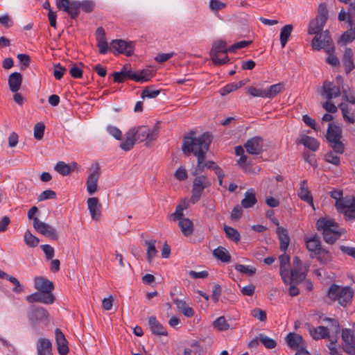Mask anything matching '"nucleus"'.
<instances>
[{"label": "nucleus", "mask_w": 355, "mask_h": 355, "mask_svg": "<svg viewBox=\"0 0 355 355\" xmlns=\"http://www.w3.org/2000/svg\"><path fill=\"white\" fill-rule=\"evenodd\" d=\"M87 202L92 218L95 220H99L101 205L99 203L98 198H89Z\"/></svg>", "instance_id": "nucleus-27"}, {"label": "nucleus", "mask_w": 355, "mask_h": 355, "mask_svg": "<svg viewBox=\"0 0 355 355\" xmlns=\"http://www.w3.org/2000/svg\"><path fill=\"white\" fill-rule=\"evenodd\" d=\"M55 298L53 295H46L40 291L35 292L26 297V300L29 303L41 302L45 304H51L54 302Z\"/></svg>", "instance_id": "nucleus-22"}, {"label": "nucleus", "mask_w": 355, "mask_h": 355, "mask_svg": "<svg viewBox=\"0 0 355 355\" xmlns=\"http://www.w3.org/2000/svg\"><path fill=\"white\" fill-rule=\"evenodd\" d=\"M259 341L264 345L267 349H274L277 346V342L275 340L269 338L264 334H259L258 335Z\"/></svg>", "instance_id": "nucleus-52"}, {"label": "nucleus", "mask_w": 355, "mask_h": 355, "mask_svg": "<svg viewBox=\"0 0 355 355\" xmlns=\"http://www.w3.org/2000/svg\"><path fill=\"white\" fill-rule=\"evenodd\" d=\"M312 47L313 49L319 51L324 49L328 54L326 62L333 67H338L340 65L339 59L335 55V46L333 40L328 31H325L323 34L320 36H315L312 40Z\"/></svg>", "instance_id": "nucleus-3"}, {"label": "nucleus", "mask_w": 355, "mask_h": 355, "mask_svg": "<svg viewBox=\"0 0 355 355\" xmlns=\"http://www.w3.org/2000/svg\"><path fill=\"white\" fill-rule=\"evenodd\" d=\"M133 73H125L124 71H119V72H114L112 74L114 82L117 83H121L125 81L127 78L132 80V75Z\"/></svg>", "instance_id": "nucleus-58"}, {"label": "nucleus", "mask_w": 355, "mask_h": 355, "mask_svg": "<svg viewBox=\"0 0 355 355\" xmlns=\"http://www.w3.org/2000/svg\"><path fill=\"white\" fill-rule=\"evenodd\" d=\"M110 51L115 55L124 54L130 56L134 53V46L132 42L123 40H114L110 42Z\"/></svg>", "instance_id": "nucleus-14"}, {"label": "nucleus", "mask_w": 355, "mask_h": 355, "mask_svg": "<svg viewBox=\"0 0 355 355\" xmlns=\"http://www.w3.org/2000/svg\"><path fill=\"white\" fill-rule=\"evenodd\" d=\"M320 95L327 99L322 105L325 111H337L336 103L332 100L341 95L339 85H336L334 82L324 80L321 87Z\"/></svg>", "instance_id": "nucleus-4"}, {"label": "nucleus", "mask_w": 355, "mask_h": 355, "mask_svg": "<svg viewBox=\"0 0 355 355\" xmlns=\"http://www.w3.org/2000/svg\"><path fill=\"white\" fill-rule=\"evenodd\" d=\"M57 8L62 11L67 12L71 18L72 17L73 10L72 8V1L70 0H55Z\"/></svg>", "instance_id": "nucleus-45"}, {"label": "nucleus", "mask_w": 355, "mask_h": 355, "mask_svg": "<svg viewBox=\"0 0 355 355\" xmlns=\"http://www.w3.org/2000/svg\"><path fill=\"white\" fill-rule=\"evenodd\" d=\"M224 230L227 239L232 240L234 242H239L240 241L241 236L237 230L225 225Z\"/></svg>", "instance_id": "nucleus-51"}, {"label": "nucleus", "mask_w": 355, "mask_h": 355, "mask_svg": "<svg viewBox=\"0 0 355 355\" xmlns=\"http://www.w3.org/2000/svg\"><path fill=\"white\" fill-rule=\"evenodd\" d=\"M22 76L19 72H13L8 77V85L11 92H17L19 90L22 83Z\"/></svg>", "instance_id": "nucleus-36"}, {"label": "nucleus", "mask_w": 355, "mask_h": 355, "mask_svg": "<svg viewBox=\"0 0 355 355\" xmlns=\"http://www.w3.org/2000/svg\"><path fill=\"white\" fill-rule=\"evenodd\" d=\"M28 318L32 327L37 329L40 324L48 323L49 313L42 307L31 305L28 311Z\"/></svg>", "instance_id": "nucleus-12"}, {"label": "nucleus", "mask_w": 355, "mask_h": 355, "mask_svg": "<svg viewBox=\"0 0 355 355\" xmlns=\"http://www.w3.org/2000/svg\"><path fill=\"white\" fill-rule=\"evenodd\" d=\"M336 153L334 150L329 151L324 155V160L330 164H332L335 166H339L340 164V157L335 155Z\"/></svg>", "instance_id": "nucleus-62"}, {"label": "nucleus", "mask_w": 355, "mask_h": 355, "mask_svg": "<svg viewBox=\"0 0 355 355\" xmlns=\"http://www.w3.org/2000/svg\"><path fill=\"white\" fill-rule=\"evenodd\" d=\"M72 164L73 168L71 166L67 164L64 162L60 161L55 164L54 169L60 174L64 176H67L71 174L74 171L75 167L77 166L76 162H73Z\"/></svg>", "instance_id": "nucleus-41"}, {"label": "nucleus", "mask_w": 355, "mask_h": 355, "mask_svg": "<svg viewBox=\"0 0 355 355\" xmlns=\"http://www.w3.org/2000/svg\"><path fill=\"white\" fill-rule=\"evenodd\" d=\"M342 348L348 355H355V335L351 329L345 328L341 331Z\"/></svg>", "instance_id": "nucleus-13"}, {"label": "nucleus", "mask_w": 355, "mask_h": 355, "mask_svg": "<svg viewBox=\"0 0 355 355\" xmlns=\"http://www.w3.org/2000/svg\"><path fill=\"white\" fill-rule=\"evenodd\" d=\"M284 90V84L279 83L266 87H249L248 92L254 97L273 98Z\"/></svg>", "instance_id": "nucleus-10"}, {"label": "nucleus", "mask_w": 355, "mask_h": 355, "mask_svg": "<svg viewBox=\"0 0 355 355\" xmlns=\"http://www.w3.org/2000/svg\"><path fill=\"white\" fill-rule=\"evenodd\" d=\"M205 159V157H202L201 159H200V157L197 158V165L194 171L192 173L193 176H198L199 174L202 173L205 171L206 168L205 166H204Z\"/></svg>", "instance_id": "nucleus-64"}, {"label": "nucleus", "mask_w": 355, "mask_h": 355, "mask_svg": "<svg viewBox=\"0 0 355 355\" xmlns=\"http://www.w3.org/2000/svg\"><path fill=\"white\" fill-rule=\"evenodd\" d=\"M148 325L153 334L159 336L168 335L166 329L157 320L155 316H150L148 318Z\"/></svg>", "instance_id": "nucleus-30"}, {"label": "nucleus", "mask_w": 355, "mask_h": 355, "mask_svg": "<svg viewBox=\"0 0 355 355\" xmlns=\"http://www.w3.org/2000/svg\"><path fill=\"white\" fill-rule=\"evenodd\" d=\"M24 242L28 246L35 248L39 244L40 239L28 230L24 234Z\"/></svg>", "instance_id": "nucleus-53"}, {"label": "nucleus", "mask_w": 355, "mask_h": 355, "mask_svg": "<svg viewBox=\"0 0 355 355\" xmlns=\"http://www.w3.org/2000/svg\"><path fill=\"white\" fill-rule=\"evenodd\" d=\"M327 142L337 154H343L345 152V145L340 141L342 138V128L339 125L329 123L326 135Z\"/></svg>", "instance_id": "nucleus-7"}, {"label": "nucleus", "mask_w": 355, "mask_h": 355, "mask_svg": "<svg viewBox=\"0 0 355 355\" xmlns=\"http://www.w3.org/2000/svg\"><path fill=\"white\" fill-rule=\"evenodd\" d=\"M299 143L312 151H316L320 146V143L316 139L308 135H303Z\"/></svg>", "instance_id": "nucleus-40"}, {"label": "nucleus", "mask_w": 355, "mask_h": 355, "mask_svg": "<svg viewBox=\"0 0 355 355\" xmlns=\"http://www.w3.org/2000/svg\"><path fill=\"white\" fill-rule=\"evenodd\" d=\"M125 136V139L121 143L120 148L125 151H129L133 148L137 141L133 137L132 132H130V130L128 131Z\"/></svg>", "instance_id": "nucleus-46"}, {"label": "nucleus", "mask_w": 355, "mask_h": 355, "mask_svg": "<svg viewBox=\"0 0 355 355\" xmlns=\"http://www.w3.org/2000/svg\"><path fill=\"white\" fill-rule=\"evenodd\" d=\"M96 35L97 46L99 49V53L104 55L107 52L109 49L108 44L106 40L105 30L102 27L98 28L96 31Z\"/></svg>", "instance_id": "nucleus-29"}, {"label": "nucleus", "mask_w": 355, "mask_h": 355, "mask_svg": "<svg viewBox=\"0 0 355 355\" xmlns=\"http://www.w3.org/2000/svg\"><path fill=\"white\" fill-rule=\"evenodd\" d=\"M228 49L225 41L218 40L214 42L210 51V57L215 65H223L230 60L227 55V52H230Z\"/></svg>", "instance_id": "nucleus-9"}, {"label": "nucleus", "mask_w": 355, "mask_h": 355, "mask_svg": "<svg viewBox=\"0 0 355 355\" xmlns=\"http://www.w3.org/2000/svg\"><path fill=\"white\" fill-rule=\"evenodd\" d=\"M306 249L315 254L322 247L320 238L316 234L304 239Z\"/></svg>", "instance_id": "nucleus-31"}, {"label": "nucleus", "mask_w": 355, "mask_h": 355, "mask_svg": "<svg viewBox=\"0 0 355 355\" xmlns=\"http://www.w3.org/2000/svg\"><path fill=\"white\" fill-rule=\"evenodd\" d=\"M257 202L255 191L253 189H248L245 193V197L241 200V206L245 209H248L254 207Z\"/></svg>", "instance_id": "nucleus-37"}, {"label": "nucleus", "mask_w": 355, "mask_h": 355, "mask_svg": "<svg viewBox=\"0 0 355 355\" xmlns=\"http://www.w3.org/2000/svg\"><path fill=\"white\" fill-rule=\"evenodd\" d=\"M280 266H279V270H280V275L281 277L285 275L286 273L288 271V266L290 264V257L289 255L286 254V253L282 254L279 257Z\"/></svg>", "instance_id": "nucleus-50"}, {"label": "nucleus", "mask_w": 355, "mask_h": 355, "mask_svg": "<svg viewBox=\"0 0 355 355\" xmlns=\"http://www.w3.org/2000/svg\"><path fill=\"white\" fill-rule=\"evenodd\" d=\"M262 139L256 136L248 139L245 144L247 152L251 155H259L262 151Z\"/></svg>", "instance_id": "nucleus-24"}, {"label": "nucleus", "mask_w": 355, "mask_h": 355, "mask_svg": "<svg viewBox=\"0 0 355 355\" xmlns=\"http://www.w3.org/2000/svg\"><path fill=\"white\" fill-rule=\"evenodd\" d=\"M236 270L246 274L248 276H252L256 272V268L253 266H245L243 264H236L234 266Z\"/></svg>", "instance_id": "nucleus-55"}, {"label": "nucleus", "mask_w": 355, "mask_h": 355, "mask_svg": "<svg viewBox=\"0 0 355 355\" xmlns=\"http://www.w3.org/2000/svg\"><path fill=\"white\" fill-rule=\"evenodd\" d=\"M328 17L327 5L324 3H320L318 6L317 16L309 22L308 33L309 35L315 34V36H320L321 34H323L324 32H320L327 22Z\"/></svg>", "instance_id": "nucleus-8"}, {"label": "nucleus", "mask_w": 355, "mask_h": 355, "mask_svg": "<svg viewBox=\"0 0 355 355\" xmlns=\"http://www.w3.org/2000/svg\"><path fill=\"white\" fill-rule=\"evenodd\" d=\"M293 26L291 24H287L282 27L280 32V42L281 46L284 48L291 35L293 31Z\"/></svg>", "instance_id": "nucleus-47"}, {"label": "nucleus", "mask_w": 355, "mask_h": 355, "mask_svg": "<svg viewBox=\"0 0 355 355\" xmlns=\"http://www.w3.org/2000/svg\"><path fill=\"white\" fill-rule=\"evenodd\" d=\"M355 40V27L354 28H350L346 31H345L342 35L339 41L338 42V44L346 45L348 42H352Z\"/></svg>", "instance_id": "nucleus-48"}, {"label": "nucleus", "mask_w": 355, "mask_h": 355, "mask_svg": "<svg viewBox=\"0 0 355 355\" xmlns=\"http://www.w3.org/2000/svg\"><path fill=\"white\" fill-rule=\"evenodd\" d=\"M159 124V121L157 122L151 130L146 125H141L131 128L130 131L132 132L137 142L146 141L145 145L149 146L150 144L155 141L158 136Z\"/></svg>", "instance_id": "nucleus-6"}, {"label": "nucleus", "mask_w": 355, "mask_h": 355, "mask_svg": "<svg viewBox=\"0 0 355 355\" xmlns=\"http://www.w3.org/2000/svg\"><path fill=\"white\" fill-rule=\"evenodd\" d=\"M155 75V71L150 68L144 69L142 70L135 71L131 76L132 80L137 83H144L150 80Z\"/></svg>", "instance_id": "nucleus-26"}, {"label": "nucleus", "mask_w": 355, "mask_h": 355, "mask_svg": "<svg viewBox=\"0 0 355 355\" xmlns=\"http://www.w3.org/2000/svg\"><path fill=\"white\" fill-rule=\"evenodd\" d=\"M45 125L43 122H38L34 126V137L37 140H41L44 137Z\"/></svg>", "instance_id": "nucleus-59"}, {"label": "nucleus", "mask_w": 355, "mask_h": 355, "mask_svg": "<svg viewBox=\"0 0 355 355\" xmlns=\"http://www.w3.org/2000/svg\"><path fill=\"white\" fill-rule=\"evenodd\" d=\"M90 171L91 172L87 177L86 185L88 193L93 195L97 191L98 182L101 175L98 164H96L94 168H90Z\"/></svg>", "instance_id": "nucleus-17"}, {"label": "nucleus", "mask_w": 355, "mask_h": 355, "mask_svg": "<svg viewBox=\"0 0 355 355\" xmlns=\"http://www.w3.org/2000/svg\"><path fill=\"white\" fill-rule=\"evenodd\" d=\"M335 206L338 211L347 215L348 212H355V197L347 196L341 200L336 201Z\"/></svg>", "instance_id": "nucleus-19"}, {"label": "nucleus", "mask_w": 355, "mask_h": 355, "mask_svg": "<svg viewBox=\"0 0 355 355\" xmlns=\"http://www.w3.org/2000/svg\"><path fill=\"white\" fill-rule=\"evenodd\" d=\"M324 322H329V330L330 329L336 334H338L340 331V324L337 319L332 318L325 317L322 319Z\"/></svg>", "instance_id": "nucleus-56"}, {"label": "nucleus", "mask_w": 355, "mask_h": 355, "mask_svg": "<svg viewBox=\"0 0 355 355\" xmlns=\"http://www.w3.org/2000/svg\"><path fill=\"white\" fill-rule=\"evenodd\" d=\"M37 355H53L52 343L48 338H40L36 343Z\"/></svg>", "instance_id": "nucleus-25"}, {"label": "nucleus", "mask_w": 355, "mask_h": 355, "mask_svg": "<svg viewBox=\"0 0 355 355\" xmlns=\"http://www.w3.org/2000/svg\"><path fill=\"white\" fill-rule=\"evenodd\" d=\"M211 186V182L207 176L200 175L195 177L192 184L191 203L193 205L197 203L200 200L204 189L209 188Z\"/></svg>", "instance_id": "nucleus-11"}, {"label": "nucleus", "mask_w": 355, "mask_h": 355, "mask_svg": "<svg viewBox=\"0 0 355 355\" xmlns=\"http://www.w3.org/2000/svg\"><path fill=\"white\" fill-rule=\"evenodd\" d=\"M159 93H160V91L157 90V89H155L153 86H148V87H146L144 89V90L142 91L141 97L142 98H155L156 96H157Z\"/></svg>", "instance_id": "nucleus-57"}, {"label": "nucleus", "mask_w": 355, "mask_h": 355, "mask_svg": "<svg viewBox=\"0 0 355 355\" xmlns=\"http://www.w3.org/2000/svg\"><path fill=\"white\" fill-rule=\"evenodd\" d=\"M276 234L279 241V249L282 252H286L290 243V237L288 230L283 227H277Z\"/></svg>", "instance_id": "nucleus-28"}, {"label": "nucleus", "mask_w": 355, "mask_h": 355, "mask_svg": "<svg viewBox=\"0 0 355 355\" xmlns=\"http://www.w3.org/2000/svg\"><path fill=\"white\" fill-rule=\"evenodd\" d=\"M353 55L352 49L351 48H346L342 61L347 74H349L355 68Z\"/></svg>", "instance_id": "nucleus-33"}, {"label": "nucleus", "mask_w": 355, "mask_h": 355, "mask_svg": "<svg viewBox=\"0 0 355 355\" xmlns=\"http://www.w3.org/2000/svg\"><path fill=\"white\" fill-rule=\"evenodd\" d=\"M315 258L318 260V261L323 265H326L331 261L332 255L331 253L322 248L315 254Z\"/></svg>", "instance_id": "nucleus-44"}, {"label": "nucleus", "mask_w": 355, "mask_h": 355, "mask_svg": "<svg viewBox=\"0 0 355 355\" xmlns=\"http://www.w3.org/2000/svg\"><path fill=\"white\" fill-rule=\"evenodd\" d=\"M155 240L145 241V245H147V260L148 262H151L153 258L157 255V250L155 248Z\"/></svg>", "instance_id": "nucleus-49"}, {"label": "nucleus", "mask_w": 355, "mask_h": 355, "mask_svg": "<svg viewBox=\"0 0 355 355\" xmlns=\"http://www.w3.org/2000/svg\"><path fill=\"white\" fill-rule=\"evenodd\" d=\"M10 282L15 286L12 288V291L15 293H21L24 292V288L21 284L19 281L15 277L10 276L8 279Z\"/></svg>", "instance_id": "nucleus-63"}, {"label": "nucleus", "mask_w": 355, "mask_h": 355, "mask_svg": "<svg viewBox=\"0 0 355 355\" xmlns=\"http://www.w3.org/2000/svg\"><path fill=\"white\" fill-rule=\"evenodd\" d=\"M285 340L289 348L296 351H297L300 347H306V343L303 337L295 332L288 334Z\"/></svg>", "instance_id": "nucleus-21"}, {"label": "nucleus", "mask_w": 355, "mask_h": 355, "mask_svg": "<svg viewBox=\"0 0 355 355\" xmlns=\"http://www.w3.org/2000/svg\"><path fill=\"white\" fill-rule=\"evenodd\" d=\"M173 302L176 305L178 310L185 316L191 318L194 315V311L189 307L185 301L178 298L173 299Z\"/></svg>", "instance_id": "nucleus-38"}, {"label": "nucleus", "mask_w": 355, "mask_h": 355, "mask_svg": "<svg viewBox=\"0 0 355 355\" xmlns=\"http://www.w3.org/2000/svg\"><path fill=\"white\" fill-rule=\"evenodd\" d=\"M309 334L313 339L315 340L330 338L329 331L327 327L319 326L310 328Z\"/></svg>", "instance_id": "nucleus-34"}, {"label": "nucleus", "mask_w": 355, "mask_h": 355, "mask_svg": "<svg viewBox=\"0 0 355 355\" xmlns=\"http://www.w3.org/2000/svg\"><path fill=\"white\" fill-rule=\"evenodd\" d=\"M55 337L58 353L60 355H67L69 350L68 342L64 334L59 328H56L55 330Z\"/></svg>", "instance_id": "nucleus-23"}, {"label": "nucleus", "mask_w": 355, "mask_h": 355, "mask_svg": "<svg viewBox=\"0 0 355 355\" xmlns=\"http://www.w3.org/2000/svg\"><path fill=\"white\" fill-rule=\"evenodd\" d=\"M95 6V3L93 1L91 0H85L83 1H72V9L73 15L71 19H76L80 13V8H81L84 12L87 13H89L93 11Z\"/></svg>", "instance_id": "nucleus-18"}, {"label": "nucleus", "mask_w": 355, "mask_h": 355, "mask_svg": "<svg viewBox=\"0 0 355 355\" xmlns=\"http://www.w3.org/2000/svg\"><path fill=\"white\" fill-rule=\"evenodd\" d=\"M315 226L317 230L322 232L324 241L330 245L335 243L345 233V229L339 227L334 220L325 217L320 218Z\"/></svg>", "instance_id": "nucleus-2"}, {"label": "nucleus", "mask_w": 355, "mask_h": 355, "mask_svg": "<svg viewBox=\"0 0 355 355\" xmlns=\"http://www.w3.org/2000/svg\"><path fill=\"white\" fill-rule=\"evenodd\" d=\"M297 194L301 200L307 202L313 207V197L309 189L306 180H303L300 182V187L298 190Z\"/></svg>", "instance_id": "nucleus-32"}, {"label": "nucleus", "mask_w": 355, "mask_h": 355, "mask_svg": "<svg viewBox=\"0 0 355 355\" xmlns=\"http://www.w3.org/2000/svg\"><path fill=\"white\" fill-rule=\"evenodd\" d=\"M342 102L338 103L337 109L339 108L340 111H348L347 103L355 104V95L352 93H348L347 90L343 89L341 92Z\"/></svg>", "instance_id": "nucleus-35"}, {"label": "nucleus", "mask_w": 355, "mask_h": 355, "mask_svg": "<svg viewBox=\"0 0 355 355\" xmlns=\"http://www.w3.org/2000/svg\"><path fill=\"white\" fill-rule=\"evenodd\" d=\"M33 227L40 234L54 241L58 240V236L55 228L39 220L37 217L33 218Z\"/></svg>", "instance_id": "nucleus-16"}, {"label": "nucleus", "mask_w": 355, "mask_h": 355, "mask_svg": "<svg viewBox=\"0 0 355 355\" xmlns=\"http://www.w3.org/2000/svg\"><path fill=\"white\" fill-rule=\"evenodd\" d=\"M213 255L215 258L223 263H229L231 261V255L229 252L221 246L214 250Z\"/></svg>", "instance_id": "nucleus-42"}, {"label": "nucleus", "mask_w": 355, "mask_h": 355, "mask_svg": "<svg viewBox=\"0 0 355 355\" xmlns=\"http://www.w3.org/2000/svg\"><path fill=\"white\" fill-rule=\"evenodd\" d=\"M308 272L307 267L303 270L291 269L282 276V280L285 284H299L306 280Z\"/></svg>", "instance_id": "nucleus-15"}, {"label": "nucleus", "mask_w": 355, "mask_h": 355, "mask_svg": "<svg viewBox=\"0 0 355 355\" xmlns=\"http://www.w3.org/2000/svg\"><path fill=\"white\" fill-rule=\"evenodd\" d=\"M187 208V205L184 202V205L179 204L175 207V211L171 214V218L173 221L180 220L184 218L183 211Z\"/></svg>", "instance_id": "nucleus-54"}, {"label": "nucleus", "mask_w": 355, "mask_h": 355, "mask_svg": "<svg viewBox=\"0 0 355 355\" xmlns=\"http://www.w3.org/2000/svg\"><path fill=\"white\" fill-rule=\"evenodd\" d=\"M327 296L332 301H338L340 305L346 307L353 298L354 291L350 286L343 287L333 284L328 289Z\"/></svg>", "instance_id": "nucleus-5"}, {"label": "nucleus", "mask_w": 355, "mask_h": 355, "mask_svg": "<svg viewBox=\"0 0 355 355\" xmlns=\"http://www.w3.org/2000/svg\"><path fill=\"white\" fill-rule=\"evenodd\" d=\"M34 286L38 291L44 293L46 295H53L52 292L54 290V284L46 278L43 277H35L34 279Z\"/></svg>", "instance_id": "nucleus-20"}, {"label": "nucleus", "mask_w": 355, "mask_h": 355, "mask_svg": "<svg viewBox=\"0 0 355 355\" xmlns=\"http://www.w3.org/2000/svg\"><path fill=\"white\" fill-rule=\"evenodd\" d=\"M214 325L219 331H225L230 328V325L224 316L218 318L214 322Z\"/></svg>", "instance_id": "nucleus-60"}, {"label": "nucleus", "mask_w": 355, "mask_h": 355, "mask_svg": "<svg viewBox=\"0 0 355 355\" xmlns=\"http://www.w3.org/2000/svg\"><path fill=\"white\" fill-rule=\"evenodd\" d=\"M213 139L212 134L209 132H203L196 137V132L191 130L184 135L182 150L186 157L193 155L196 158L205 157Z\"/></svg>", "instance_id": "nucleus-1"}, {"label": "nucleus", "mask_w": 355, "mask_h": 355, "mask_svg": "<svg viewBox=\"0 0 355 355\" xmlns=\"http://www.w3.org/2000/svg\"><path fill=\"white\" fill-rule=\"evenodd\" d=\"M204 166H205L207 169H210L214 171V173L218 177L219 184L222 185L223 179L225 177V174L223 169L213 161L205 162Z\"/></svg>", "instance_id": "nucleus-43"}, {"label": "nucleus", "mask_w": 355, "mask_h": 355, "mask_svg": "<svg viewBox=\"0 0 355 355\" xmlns=\"http://www.w3.org/2000/svg\"><path fill=\"white\" fill-rule=\"evenodd\" d=\"M251 315L261 322H266L267 320V314L266 311L254 308L251 311Z\"/></svg>", "instance_id": "nucleus-61"}, {"label": "nucleus", "mask_w": 355, "mask_h": 355, "mask_svg": "<svg viewBox=\"0 0 355 355\" xmlns=\"http://www.w3.org/2000/svg\"><path fill=\"white\" fill-rule=\"evenodd\" d=\"M182 233L184 236H189L193 232V222L188 218H182L178 222Z\"/></svg>", "instance_id": "nucleus-39"}]
</instances>
